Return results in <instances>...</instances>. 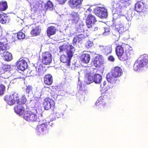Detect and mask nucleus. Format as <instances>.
<instances>
[{"mask_svg":"<svg viewBox=\"0 0 148 148\" xmlns=\"http://www.w3.org/2000/svg\"><path fill=\"white\" fill-rule=\"evenodd\" d=\"M129 47L128 45L122 44L118 45L116 49V52L119 59L121 61H124L130 58L133 54V51L127 49Z\"/></svg>","mask_w":148,"mask_h":148,"instance_id":"f257e3e1","label":"nucleus"},{"mask_svg":"<svg viewBox=\"0 0 148 148\" xmlns=\"http://www.w3.org/2000/svg\"><path fill=\"white\" fill-rule=\"evenodd\" d=\"M37 114V111L36 108L31 107L30 105L28 106L24 112L23 117L28 122L38 121L39 120Z\"/></svg>","mask_w":148,"mask_h":148,"instance_id":"f03ea898","label":"nucleus"},{"mask_svg":"<svg viewBox=\"0 0 148 148\" xmlns=\"http://www.w3.org/2000/svg\"><path fill=\"white\" fill-rule=\"evenodd\" d=\"M123 72L122 69L120 67H115L112 71L111 73H108L106 76L107 81L110 83L113 84L116 82L117 79L121 76Z\"/></svg>","mask_w":148,"mask_h":148,"instance_id":"7ed1b4c3","label":"nucleus"},{"mask_svg":"<svg viewBox=\"0 0 148 148\" xmlns=\"http://www.w3.org/2000/svg\"><path fill=\"white\" fill-rule=\"evenodd\" d=\"M148 63V56L145 54L142 55L135 62L134 66L135 71H139Z\"/></svg>","mask_w":148,"mask_h":148,"instance_id":"20e7f679","label":"nucleus"},{"mask_svg":"<svg viewBox=\"0 0 148 148\" xmlns=\"http://www.w3.org/2000/svg\"><path fill=\"white\" fill-rule=\"evenodd\" d=\"M75 50L74 48L72 45H70L67 48V56L65 55H61L60 58L61 61L63 63H66L67 65L69 66L70 64L71 58L73 56Z\"/></svg>","mask_w":148,"mask_h":148,"instance_id":"39448f33","label":"nucleus"},{"mask_svg":"<svg viewBox=\"0 0 148 148\" xmlns=\"http://www.w3.org/2000/svg\"><path fill=\"white\" fill-rule=\"evenodd\" d=\"M38 121L39 125L37 126L36 128L38 135H40L48 133L50 127L48 125L47 123L43 119L40 120Z\"/></svg>","mask_w":148,"mask_h":148,"instance_id":"423d86ee","label":"nucleus"},{"mask_svg":"<svg viewBox=\"0 0 148 148\" xmlns=\"http://www.w3.org/2000/svg\"><path fill=\"white\" fill-rule=\"evenodd\" d=\"M4 99L5 101L8 102H26L27 101L25 95H22L21 99H20L18 94L16 93L10 96H5Z\"/></svg>","mask_w":148,"mask_h":148,"instance_id":"0eeeda50","label":"nucleus"},{"mask_svg":"<svg viewBox=\"0 0 148 148\" xmlns=\"http://www.w3.org/2000/svg\"><path fill=\"white\" fill-rule=\"evenodd\" d=\"M28 73L31 76H42L44 73L42 65L40 64H34V66L33 70H29Z\"/></svg>","mask_w":148,"mask_h":148,"instance_id":"6e6552de","label":"nucleus"},{"mask_svg":"<svg viewBox=\"0 0 148 148\" xmlns=\"http://www.w3.org/2000/svg\"><path fill=\"white\" fill-rule=\"evenodd\" d=\"M25 102H17V105L14 107L15 112L20 115H22L24 112V108L26 107L27 109L28 106L30 105V102L25 104Z\"/></svg>","mask_w":148,"mask_h":148,"instance_id":"1a4fd4ad","label":"nucleus"},{"mask_svg":"<svg viewBox=\"0 0 148 148\" xmlns=\"http://www.w3.org/2000/svg\"><path fill=\"white\" fill-rule=\"evenodd\" d=\"M94 11L95 14L101 18H106L108 16L107 11L104 8L97 7L94 9Z\"/></svg>","mask_w":148,"mask_h":148,"instance_id":"9d476101","label":"nucleus"},{"mask_svg":"<svg viewBox=\"0 0 148 148\" xmlns=\"http://www.w3.org/2000/svg\"><path fill=\"white\" fill-rule=\"evenodd\" d=\"M42 4L43 2L41 0H35L32 3L30 2L32 10L35 12L40 9H44Z\"/></svg>","mask_w":148,"mask_h":148,"instance_id":"9b49d317","label":"nucleus"},{"mask_svg":"<svg viewBox=\"0 0 148 148\" xmlns=\"http://www.w3.org/2000/svg\"><path fill=\"white\" fill-rule=\"evenodd\" d=\"M123 22L121 19L117 20L115 26V29L119 34H122L126 30V29L123 25Z\"/></svg>","mask_w":148,"mask_h":148,"instance_id":"f8f14e48","label":"nucleus"},{"mask_svg":"<svg viewBox=\"0 0 148 148\" xmlns=\"http://www.w3.org/2000/svg\"><path fill=\"white\" fill-rule=\"evenodd\" d=\"M99 49L104 55L107 56L112 52V49L111 45L105 46L103 45H100L98 46Z\"/></svg>","mask_w":148,"mask_h":148,"instance_id":"ddd939ff","label":"nucleus"},{"mask_svg":"<svg viewBox=\"0 0 148 148\" xmlns=\"http://www.w3.org/2000/svg\"><path fill=\"white\" fill-rule=\"evenodd\" d=\"M52 61V55L50 53L47 52L43 53L42 55V61L45 64H49Z\"/></svg>","mask_w":148,"mask_h":148,"instance_id":"4468645a","label":"nucleus"},{"mask_svg":"<svg viewBox=\"0 0 148 148\" xmlns=\"http://www.w3.org/2000/svg\"><path fill=\"white\" fill-rule=\"evenodd\" d=\"M27 64L25 60L20 59L17 62L16 64L18 70L23 71L27 67Z\"/></svg>","mask_w":148,"mask_h":148,"instance_id":"2eb2a0df","label":"nucleus"},{"mask_svg":"<svg viewBox=\"0 0 148 148\" xmlns=\"http://www.w3.org/2000/svg\"><path fill=\"white\" fill-rule=\"evenodd\" d=\"M97 20L95 17L93 15L90 14L87 17L86 21V25L88 28L92 27V25Z\"/></svg>","mask_w":148,"mask_h":148,"instance_id":"dca6fc26","label":"nucleus"},{"mask_svg":"<svg viewBox=\"0 0 148 148\" xmlns=\"http://www.w3.org/2000/svg\"><path fill=\"white\" fill-rule=\"evenodd\" d=\"M113 8L112 12H116L122 14L123 16V14L122 13L123 12V9H122V7L118 3L114 1L113 3Z\"/></svg>","mask_w":148,"mask_h":148,"instance_id":"f3484780","label":"nucleus"},{"mask_svg":"<svg viewBox=\"0 0 148 148\" xmlns=\"http://www.w3.org/2000/svg\"><path fill=\"white\" fill-rule=\"evenodd\" d=\"M85 37V36L82 34H79L74 38L73 41V43L74 45H77L80 41L84 39Z\"/></svg>","mask_w":148,"mask_h":148,"instance_id":"a211bd4d","label":"nucleus"},{"mask_svg":"<svg viewBox=\"0 0 148 148\" xmlns=\"http://www.w3.org/2000/svg\"><path fill=\"white\" fill-rule=\"evenodd\" d=\"M82 0H70V5L73 8H79Z\"/></svg>","mask_w":148,"mask_h":148,"instance_id":"6ab92c4d","label":"nucleus"},{"mask_svg":"<svg viewBox=\"0 0 148 148\" xmlns=\"http://www.w3.org/2000/svg\"><path fill=\"white\" fill-rule=\"evenodd\" d=\"M1 55L3 59L5 61H9L11 60L12 58V54L8 51H4L2 53Z\"/></svg>","mask_w":148,"mask_h":148,"instance_id":"aec40b11","label":"nucleus"},{"mask_svg":"<svg viewBox=\"0 0 148 148\" xmlns=\"http://www.w3.org/2000/svg\"><path fill=\"white\" fill-rule=\"evenodd\" d=\"M144 4L142 2H138L135 5V10L137 12H141L143 11Z\"/></svg>","mask_w":148,"mask_h":148,"instance_id":"412c9836","label":"nucleus"},{"mask_svg":"<svg viewBox=\"0 0 148 148\" xmlns=\"http://www.w3.org/2000/svg\"><path fill=\"white\" fill-rule=\"evenodd\" d=\"M32 30L31 32V34L32 36H36L38 35L40 32L41 29L39 27L33 25Z\"/></svg>","mask_w":148,"mask_h":148,"instance_id":"4be33fe9","label":"nucleus"},{"mask_svg":"<svg viewBox=\"0 0 148 148\" xmlns=\"http://www.w3.org/2000/svg\"><path fill=\"white\" fill-rule=\"evenodd\" d=\"M69 20L74 21L75 23L77 22L79 19V15L77 13L75 12H72L69 16Z\"/></svg>","mask_w":148,"mask_h":148,"instance_id":"5701e85b","label":"nucleus"},{"mask_svg":"<svg viewBox=\"0 0 148 148\" xmlns=\"http://www.w3.org/2000/svg\"><path fill=\"white\" fill-rule=\"evenodd\" d=\"M53 82V79L52 76L48 74L46 75L44 77V83L47 85H50Z\"/></svg>","mask_w":148,"mask_h":148,"instance_id":"b1692460","label":"nucleus"},{"mask_svg":"<svg viewBox=\"0 0 148 148\" xmlns=\"http://www.w3.org/2000/svg\"><path fill=\"white\" fill-rule=\"evenodd\" d=\"M55 105V102H43V103L44 108L46 110H48L51 108H53Z\"/></svg>","mask_w":148,"mask_h":148,"instance_id":"393cba45","label":"nucleus"},{"mask_svg":"<svg viewBox=\"0 0 148 148\" xmlns=\"http://www.w3.org/2000/svg\"><path fill=\"white\" fill-rule=\"evenodd\" d=\"M10 21V18L8 16L5 14H1L0 16V21L2 24H5L8 23Z\"/></svg>","mask_w":148,"mask_h":148,"instance_id":"a878e982","label":"nucleus"},{"mask_svg":"<svg viewBox=\"0 0 148 148\" xmlns=\"http://www.w3.org/2000/svg\"><path fill=\"white\" fill-rule=\"evenodd\" d=\"M56 29L55 27L51 26L48 28L47 31L48 36L51 38V35L54 34L56 32Z\"/></svg>","mask_w":148,"mask_h":148,"instance_id":"bb28decb","label":"nucleus"},{"mask_svg":"<svg viewBox=\"0 0 148 148\" xmlns=\"http://www.w3.org/2000/svg\"><path fill=\"white\" fill-rule=\"evenodd\" d=\"M81 58L83 62L87 64L89 62L90 60V56L88 54L84 53L82 55Z\"/></svg>","mask_w":148,"mask_h":148,"instance_id":"cd10ccee","label":"nucleus"},{"mask_svg":"<svg viewBox=\"0 0 148 148\" xmlns=\"http://www.w3.org/2000/svg\"><path fill=\"white\" fill-rule=\"evenodd\" d=\"M102 79V76L99 74H95L93 77V82L97 84H100Z\"/></svg>","mask_w":148,"mask_h":148,"instance_id":"c85d7f7f","label":"nucleus"},{"mask_svg":"<svg viewBox=\"0 0 148 148\" xmlns=\"http://www.w3.org/2000/svg\"><path fill=\"white\" fill-rule=\"evenodd\" d=\"M86 82L88 84H90L93 82V77L92 74L89 73H87L86 75Z\"/></svg>","mask_w":148,"mask_h":148,"instance_id":"c756f323","label":"nucleus"},{"mask_svg":"<svg viewBox=\"0 0 148 148\" xmlns=\"http://www.w3.org/2000/svg\"><path fill=\"white\" fill-rule=\"evenodd\" d=\"M43 5H44V8L46 10H51L53 9V5L52 2L50 1H48L46 4L43 3Z\"/></svg>","mask_w":148,"mask_h":148,"instance_id":"7c9ffc66","label":"nucleus"},{"mask_svg":"<svg viewBox=\"0 0 148 148\" xmlns=\"http://www.w3.org/2000/svg\"><path fill=\"white\" fill-rule=\"evenodd\" d=\"M8 8L7 2L5 1H0V10L4 11Z\"/></svg>","mask_w":148,"mask_h":148,"instance_id":"2f4dec72","label":"nucleus"},{"mask_svg":"<svg viewBox=\"0 0 148 148\" xmlns=\"http://www.w3.org/2000/svg\"><path fill=\"white\" fill-rule=\"evenodd\" d=\"M7 43L5 42H0V53L1 54L5 51L7 48Z\"/></svg>","mask_w":148,"mask_h":148,"instance_id":"473e14b6","label":"nucleus"},{"mask_svg":"<svg viewBox=\"0 0 148 148\" xmlns=\"http://www.w3.org/2000/svg\"><path fill=\"white\" fill-rule=\"evenodd\" d=\"M84 86H82L81 83L77 84V89L79 91V92L80 94L82 95H84L85 93V90L84 89Z\"/></svg>","mask_w":148,"mask_h":148,"instance_id":"72a5a7b5","label":"nucleus"},{"mask_svg":"<svg viewBox=\"0 0 148 148\" xmlns=\"http://www.w3.org/2000/svg\"><path fill=\"white\" fill-rule=\"evenodd\" d=\"M113 13V19L114 21V22H117V20L120 17V16L122 15L121 14L117 13L116 12H112Z\"/></svg>","mask_w":148,"mask_h":148,"instance_id":"f704fd0d","label":"nucleus"},{"mask_svg":"<svg viewBox=\"0 0 148 148\" xmlns=\"http://www.w3.org/2000/svg\"><path fill=\"white\" fill-rule=\"evenodd\" d=\"M94 65L96 67L99 66L101 65V62L99 59L98 58V56H97L94 60L93 62Z\"/></svg>","mask_w":148,"mask_h":148,"instance_id":"c9c22d12","label":"nucleus"},{"mask_svg":"<svg viewBox=\"0 0 148 148\" xmlns=\"http://www.w3.org/2000/svg\"><path fill=\"white\" fill-rule=\"evenodd\" d=\"M11 69V66L8 65H4L2 68H1V71H2L1 73H3L5 71H9Z\"/></svg>","mask_w":148,"mask_h":148,"instance_id":"e433bc0d","label":"nucleus"},{"mask_svg":"<svg viewBox=\"0 0 148 148\" xmlns=\"http://www.w3.org/2000/svg\"><path fill=\"white\" fill-rule=\"evenodd\" d=\"M110 29L109 26H107L104 28V32L102 33L103 35H106L110 33Z\"/></svg>","mask_w":148,"mask_h":148,"instance_id":"4c0bfd02","label":"nucleus"},{"mask_svg":"<svg viewBox=\"0 0 148 148\" xmlns=\"http://www.w3.org/2000/svg\"><path fill=\"white\" fill-rule=\"evenodd\" d=\"M17 37L19 39H23L25 38V35L23 32H19L17 34Z\"/></svg>","mask_w":148,"mask_h":148,"instance_id":"58836bf2","label":"nucleus"},{"mask_svg":"<svg viewBox=\"0 0 148 148\" xmlns=\"http://www.w3.org/2000/svg\"><path fill=\"white\" fill-rule=\"evenodd\" d=\"M26 91V93L28 94H32V87L30 86H27Z\"/></svg>","mask_w":148,"mask_h":148,"instance_id":"ea45409f","label":"nucleus"},{"mask_svg":"<svg viewBox=\"0 0 148 148\" xmlns=\"http://www.w3.org/2000/svg\"><path fill=\"white\" fill-rule=\"evenodd\" d=\"M5 87L3 85H0V95H3L4 92L5 91Z\"/></svg>","mask_w":148,"mask_h":148,"instance_id":"a19ab883","label":"nucleus"},{"mask_svg":"<svg viewBox=\"0 0 148 148\" xmlns=\"http://www.w3.org/2000/svg\"><path fill=\"white\" fill-rule=\"evenodd\" d=\"M92 42L90 41L86 42L85 44V47L87 48L91 47L92 46Z\"/></svg>","mask_w":148,"mask_h":148,"instance_id":"79ce46f5","label":"nucleus"},{"mask_svg":"<svg viewBox=\"0 0 148 148\" xmlns=\"http://www.w3.org/2000/svg\"><path fill=\"white\" fill-rule=\"evenodd\" d=\"M130 0H114V1H116L117 3H119V2H120L122 3H124L126 2H127V1Z\"/></svg>","mask_w":148,"mask_h":148,"instance_id":"37998d69","label":"nucleus"},{"mask_svg":"<svg viewBox=\"0 0 148 148\" xmlns=\"http://www.w3.org/2000/svg\"><path fill=\"white\" fill-rule=\"evenodd\" d=\"M108 59L109 61L111 62H114L115 60L114 58L112 56H110L108 58Z\"/></svg>","mask_w":148,"mask_h":148,"instance_id":"c03bdc74","label":"nucleus"},{"mask_svg":"<svg viewBox=\"0 0 148 148\" xmlns=\"http://www.w3.org/2000/svg\"><path fill=\"white\" fill-rule=\"evenodd\" d=\"M123 16V18L125 17L127 21L131 20L132 18V15L130 14L129 15V16H127L124 17Z\"/></svg>","mask_w":148,"mask_h":148,"instance_id":"a18cd8bd","label":"nucleus"},{"mask_svg":"<svg viewBox=\"0 0 148 148\" xmlns=\"http://www.w3.org/2000/svg\"><path fill=\"white\" fill-rule=\"evenodd\" d=\"M64 46H60L59 47V49L60 50V52H61L63 51V50L65 49Z\"/></svg>","mask_w":148,"mask_h":148,"instance_id":"49530a36","label":"nucleus"},{"mask_svg":"<svg viewBox=\"0 0 148 148\" xmlns=\"http://www.w3.org/2000/svg\"><path fill=\"white\" fill-rule=\"evenodd\" d=\"M106 82L105 81H104L103 82V83L102 84H101L100 85V87L101 88H103L104 87L106 86Z\"/></svg>","mask_w":148,"mask_h":148,"instance_id":"de8ad7c7","label":"nucleus"},{"mask_svg":"<svg viewBox=\"0 0 148 148\" xmlns=\"http://www.w3.org/2000/svg\"><path fill=\"white\" fill-rule=\"evenodd\" d=\"M94 8H93V7L92 6H90L89 8L87 10V11L88 12V13H90V12L92 11V9L94 10Z\"/></svg>","mask_w":148,"mask_h":148,"instance_id":"09e8293b","label":"nucleus"},{"mask_svg":"<svg viewBox=\"0 0 148 148\" xmlns=\"http://www.w3.org/2000/svg\"><path fill=\"white\" fill-rule=\"evenodd\" d=\"M48 125H49V127H50V129L51 127H52L53 125V123L52 121L49 122L48 123Z\"/></svg>","mask_w":148,"mask_h":148,"instance_id":"8fccbe9b","label":"nucleus"},{"mask_svg":"<svg viewBox=\"0 0 148 148\" xmlns=\"http://www.w3.org/2000/svg\"><path fill=\"white\" fill-rule=\"evenodd\" d=\"M90 13H88V11H86V12H85L84 13V14L85 15V16H88V15H90Z\"/></svg>","mask_w":148,"mask_h":148,"instance_id":"3c124183","label":"nucleus"},{"mask_svg":"<svg viewBox=\"0 0 148 148\" xmlns=\"http://www.w3.org/2000/svg\"><path fill=\"white\" fill-rule=\"evenodd\" d=\"M55 114H56V116H56V117L58 118L59 117H60V114H59V113H58V112H57L56 113H54L53 114L55 115Z\"/></svg>","mask_w":148,"mask_h":148,"instance_id":"603ef678","label":"nucleus"},{"mask_svg":"<svg viewBox=\"0 0 148 148\" xmlns=\"http://www.w3.org/2000/svg\"><path fill=\"white\" fill-rule=\"evenodd\" d=\"M147 29V27L146 26H145L144 27L142 28V30H143L146 31Z\"/></svg>","mask_w":148,"mask_h":148,"instance_id":"864d4df0","label":"nucleus"},{"mask_svg":"<svg viewBox=\"0 0 148 148\" xmlns=\"http://www.w3.org/2000/svg\"><path fill=\"white\" fill-rule=\"evenodd\" d=\"M15 104V102H10V103H8V104L12 106L14 105Z\"/></svg>","mask_w":148,"mask_h":148,"instance_id":"5fc2aeb1","label":"nucleus"},{"mask_svg":"<svg viewBox=\"0 0 148 148\" xmlns=\"http://www.w3.org/2000/svg\"><path fill=\"white\" fill-rule=\"evenodd\" d=\"M50 99L49 98V99L47 98V99H45V102H47V101H48V102H49V101L48 100V99Z\"/></svg>","mask_w":148,"mask_h":148,"instance_id":"6e6d98bb","label":"nucleus"},{"mask_svg":"<svg viewBox=\"0 0 148 148\" xmlns=\"http://www.w3.org/2000/svg\"><path fill=\"white\" fill-rule=\"evenodd\" d=\"M98 29V28L97 27H95V29L94 30V31H96Z\"/></svg>","mask_w":148,"mask_h":148,"instance_id":"4d7b16f0","label":"nucleus"},{"mask_svg":"<svg viewBox=\"0 0 148 148\" xmlns=\"http://www.w3.org/2000/svg\"><path fill=\"white\" fill-rule=\"evenodd\" d=\"M1 68H0V74H1Z\"/></svg>","mask_w":148,"mask_h":148,"instance_id":"13d9d810","label":"nucleus"},{"mask_svg":"<svg viewBox=\"0 0 148 148\" xmlns=\"http://www.w3.org/2000/svg\"><path fill=\"white\" fill-rule=\"evenodd\" d=\"M83 31H84L83 30H81V32H83Z\"/></svg>","mask_w":148,"mask_h":148,"instance_id":"bf43d9fd","label":"nucleus"},{"mask_svg":"<svg viewBox=\"0 0 148 148\" xmlns=\"http://www.w3.org/2000/svg\"><path fill=\"white\" fill-rule=\"evenodd\" d=\"M78 73L79 74V72H78Z\"/></svg>","mask_w":148,"mask_h":148,"instance_id":"052dcab7","label":"nucleus"},{"mask_svg":"<svg viewBox=\"0 0 148 148\" xmlns=\"http://www.w3.org/2000/svg\"><path fill=\"white\" fill-rule=\"evenodd\" d=\"M113 2H114V0H113Z\"/></svg>","mask_w":148,"mask_h":148,"instance_id":"680f3d73","label":"nucleus"}]
</instances>
